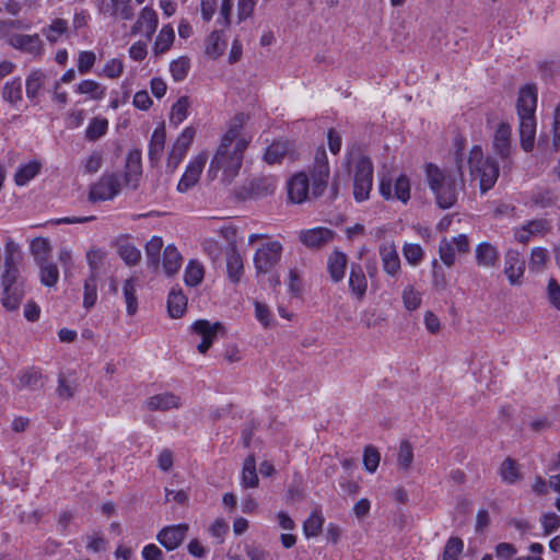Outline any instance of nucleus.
Instances as JSON below:
<instances>
[{
    "label": "nucleus",
    "instance_id": "nucleus-1",
    "mask_svg": "<svg viewBox=\"0 0 560 560\" xmlns=\"http://www.w3.org/2000/svg\"><path fill=\"white\" fill-rule=\"evenodd\" d=\"M248 116L241 113L229 122L226 131L213 154L207 172L211 179H220L231 184L238 175L244 160V152L253 140V133L247 130Z\"/></svg>",
    "mask_w": 560,
    "mask_h": 560
},
{
    "label": "nucleus",
    "instance_id": "nucleus-2",
    "mask_svg": "<svg viewBox=\"0 0 560 560\" xmlns=\"http://www.w3.org/2000/svg\"><path fill=\"white\" fill-rule=\"evenodd\" d=\"M425 180L441 209L452 208L464 186L462 170H444L429 163L425 165Z\"/></svg>",
    "mask_w": 560,
    "mask_h": 560
},
{
    "label": "nucleus",
    "instance_id": "nucleus-3",
    "mask_svg": "<svg viewBox=\"0 0 560 560\" xmlns=\"http://www.w3.org/2000/svg\"><path fill=\"white\" fill-rule=\"evenodd\" d=\"M261 241L255 249L253 264L257 275L271 272L281 261L283 245L277 240L265 234L253 233L248 236V244L253 245Z\"/></svg>",
    "mask_w": 560,
    "mask_h": 560
},
{
    "label": "nucleus",
    "instance_id": "nucleus-4",
    "mask_svg": "<svg viewBox=\"0 0 560 560\" xmlns=\"http://www.w3.org/2000/svg\"><path fill=\"white\" fill-rule=\"evenodd\" d=\"M468 165L471 182H479L481 192H486L493 187L499 177V166L492 158L483 155L480 145L471 148Z\"/></svg>",
    "mask_w": 560,
    "mask_h": 560
},
{
    "label": "nucleus",
    "instance_id": "nucleus-5",
    "mask_svg": "<svg viewBox=\"0 0 560 560\" xmlns=\"http://www.w3.org/2000/svg\"><path fill=\"white\" fill-rule=\"evenodd\" d=\"M163 240L159 236H153L145 246V254L148 267L152 268L154 272L161 269L166 276H173L175 272V245H167L163 253Z\"/></svg>",
    "mask_w": 560,
    "mask_h": 560
},
{
    "label": "nucleus",
    "instance_id": "nucleus-6",
    "mask_svg": "<svg viewBox=\"0 0 560 560\" xmlns=\"http://www.w3.org/2000/svg\"><path fill=\"white\" fill-rule=\"evenodd\" d=\"M0 280L2 306L9 312L18 310L25 295L24 281L20 271H2Z\"/></svg>",
    "mask_w": 560,
    "mask_h": 560
},
{
    "label": "nucleus",
    "instance_id": "nucleus-7",
    "mask_svg": "<svg viewBox=\"0 0 560 560\" xmlns=\"http://www.w3.org/2000/svg\"><path fill=\"white\" fill-rule=\"evenodd\" d=\"M373 186V164L370 159L362 158L355 165L353 178V196L355 201H365Z\"/></svg>",
    "mask_w": 560,
    "mask_h": 560
},
{
    "label": "nucleus",
    "instance_id": "nucleus-8",
    "mask_svg": "<svg viewBox=\"0 0 560 560\" xmlns=\"http://www.w3.org/2000/svg\"><path fill=\"white\" fill-rule=\"evenodd\" d=\"M120 179L118 174H104L90 189L89 199L106 201L113 199L120 191Z\"/></svg>",
    "mask_w": 560,
    "mask_h": 560
},
{
    "label": "nucleus",
    "instance_id": "nucleus-9",
    "mask_svg": "<svg viewBox=\"0 0 560 560\" xmlns=\"http://www.w3.org/2000/svg\"><path fill=\"white\" fill-rule=\"evenodd\" d=\"M469 252V242L465 234L452 238H443L439 246V256L446 267H452L456 260V254Z\"/></svg>",
    "mask_w": 560,
    "mask_h": 560
},
{
    "label": "nucleus",
    "instance_id": "nucleus-10",
    "mask_svg": "<svg viewBox=\"0 0 560 560\" xmlns=\"http://www.w3.org/2000/svg\"><path fill=\"white\" fill-rule=\"evenodd\" d=\"M8 44L33 58H39L44 54V43L38 34L14 33L9 37Z\"/></svg>",
    "mask_w": 560,
    "mask_h": 560
},
{
    "label": "nucleus",
    "instance_id": "nucleus-11",
    "mask_svg": "<svg viewBox=\"0 0 560 560\" xmlns=\"http://www.w3.org/2000/svg\"><path fill=\"white\" fill-rule=\"evenodd\" d=\"M380 194L387 200L397 199L407 203L410 199V182L407 176H398L394 184L390 179L382 178L380 182Z\"/></svg>",
    "mask_w": 560,
    "mask_h": 560
},
{
    "label": "nucleus",
    "instance_id": "nucleus-12",
    "mask_svg": "<svg viewBox=\"0 0 560 560\" xmlns=\"http://www.w3.org/2000/svg\"><path fill=\"white\" fill-rule=\"evenodd\" d=\"M335 238V232L325 226L301 230L299 241L308 249L316 250L325 247Z\"/></svg>",
    "mask_w": 560,
    "mask_h": 560
},
{
    "label": "nucleus",
    "instance_id": "nucleus-13",
    "mask_svg": "<svg viewBox=\"0 0 560 560\" xmlns=\"http://www.w3.org/2000/svg\"><path fill=\"white\" fill-rule=\"evenodd\" d=\"M192 331L201 338V342L197 346L200 353H206L212 346L218 334L223 330L221 323H210L207 319H198L192 324Z\"/></svg>",
    "mask_w": 560,
    "mask_h": 560
},
{
    "label": "nucleus",
    "instance_id": "nucleus-14",
    "mask_svg": "<svg viewBox=\"0 0 560 560\" xmlns=\"http://www.w3.org/2000/svg\"><path fill=\"white\" fill-rule=\"evenodd\" d=\"M207 160V153L201 152L189 162L180 180L177 183V190L187 191L198 183Z\"/></svg>",
    "mask_w": 560,
    "mask_h": 560
},
{
    "label": "nucleus",
    "instance_id": "nucleus-15",
    "mask_svg": "<svg viewBox=\"0 0 560 560\" xmlns=\"http://www.w3.org/2000/svg\"><path fill=\"white\" fill-rule=\"evenodd\" d=\"M159 19L158 13L150 7H144L136 22L130 28L131 35L142 34L147 39H151L158 27Z\"/></svg>",
    "mask_w": 560,
    "mask_h": 560
},
{
    "label": "nucleus",
    "instance_id": "nucleus-16",
    "mask_svg": "<svg viewBox=\"0 0 560 560\" xmlns=\"http://www.w3.org/2000/svg\"><path fill=\"white\" fill-rule=\"evenodd\" d=\"M378 254L384 272L389 277H397L401 265L396 244L393 241L384 242L378 247Z\"/></svg>",
    "mask_w": 560,
    "mask_h": 560
},
{
    "label": "nucleus",
    "instance_id": "nucleus-17",
    "mask_svg": "<svg viewBox=\"0 0 560 560\" xmlns=\"http://www.w3.org/2000/svg\"><path fill=\"white\" fill-rule=\"evenodd\" d=\"M550 230L549 221L536 219L514 229V237L522 244L528 243L532 238L546 235Z\"/></svg>",
    "mask_w": 560,
    "mask_h": 560
},
{
    "label": "nucleus",
    "instance_id": "nucleus-18",
    "mask_svg": "<svg viewBox=\"0 0 560 560\" xmlns=\"http://www.w3.org/2000/svg\"><path fill=\"white\" fill-rule=\"evenodd\" d=\"M329 177V166L327 162V155L324 149H318L315 155V167L313 173V194L315 196L320 195Z\"/></svg>",
    "mask_w": 560,
    "mask_h": 560
},
{
    "label": "nucleus",
    "instance_id": "nucleus-19",
    "mask_svg": "<svg viewBox=\"0 0 560 560\" xmlns=\"http://www.w3.org/2000/svg\"><path fill=\"white\" fill-rule=\"evenodd\" d=\"M511 126L506 122L498 125L493 137V150L503 162H510L512 152Z\"/></svg>",
    "mask_w": 560,
    "mask_h": 560
},
{
    "label": "nucleus",
    "instance_id": "nucleus-20",
    "mask_svg": "<svg viewBox=\"0 0 560 560\" xmlns=\"http://www.w3.org/2000/svg\"><path fill=\"white\" fill-rule=\"evenodd\" d=\"M525 271V264L521 254L515 249H510L505 254L504 273L509 282L514 285L521 282Z\"/></svg>",
    "mask_w": 560,
    "mask_h": 560
},
{
    "label": "nucleus",
    "instance_id": "nucleus-21",
    "mask_svg": "<svg viewBox=\"0 0 560 560\" xmlns=\"http://www.w3.org/2000/svg\"><path fill=\"white\" fill-rule=\"evenodd\" d=\"M537 107V90L533 85H526L520 90L516 108L518 118L535 117Z\"/></svg>",
    "mask_w": 560,
    "mask_h": 560
},
{
    "label": "nucleus",
    "instance_id": "nucleus-22",
    "mask_svg": "<svg viewBox=\"0 0 560 560\" xmlns=\"http://www.w3.org/2000/svg\"><path fill=\"white\" fill-rule=\"evenodd\" d=\"M310 191L308 178L304 173L295 174L288 182V196L291 202L302 203L307 200Z\"/></svg>",
    "mask_w": 560,
    "mask_h": 560
},
{
    "label": "nucleus",
    "instance_id": "nucleus-23",
    "mask_svg": "<svg viewBox=\"0 0 560 560\" xmlns=\"http://www.w3.org/2000/svg\"><path fill=\"white\" fill-rule=\"evenodd\" d=\"M70 33L69 21L62 18H55L49 24L42 28V34L50 44H56L67 38Z\"/></svg>",
    "mask_w": 560,
    "mask_h": 560
},
{
    "label": "nucleus",
    "instance_id": "nucleus-24",
    "mask_svg": "<svg viewBox=\"0 0 560 560\" xmlns=\"http://www.w3.org/2000/svg\"><path fill=\"white\" fill-rule=\"evenodd\" d=\"M142 174L141 151L132 150L127 155L125 183L127 186L136 188Z\"/></svg>",
    "mask_w": 560,
    "mask_h": 560
},
{
    "label": "nucleus",
    "instance_id": "nucleus-25",
    "mask_svg": "<svg viewBox=\"0 0 560 560\" xmlns=\"http://www.w3.org/2000/svg\"><path fill=\"white\" fill-rule=\"evenodd\" d=\"M21 259L22 253L20 244L13 238L7 237L4 243V261L2 271L19 272Z\"/></svg>",
    "mask_w": 560,
    "mask_h": 560
},
{
    "label": "nucleus",
    "instance_id": "nucleus-26",
    "mask_svg": "<svg viewBox=\"0 0 560 560\" xmlns=\"http://www.w3.org/2000/svg\"><path fill=\"white\" fill-rule=\"evenodd\" d=\"M520 126V142L524 151L529 152L534 148L535 135H536V118L535 117H522L518 118Z\"/></svg>",
    "mask_w": 560,
    "mask_h": 560
},
{
    "label": "nucleus",
    "instance_id": "nucleus-27",
    "mask_svg": "<svg viewBox=\"0 0 560 560\" xmlns=\"http://www.w3.org/2000/svg\"><path fill=\"white\" fill-rule=\"evenodd\" d=\"M348 257L345 253L335 249L327 259V270L334 282H340L346 273Z\"/></svg>",
    "mask_w": 560,
    "mask_h": 560
},
{
    "label": "nucleus",
    "instance_id": "nucleus-28",
    "mask_svg": "<svg viewBox=\"0 0 560 560\" xmlns=\"http://www.w3.org/2000/svg\"><path fill=\"white\" fill-rule=\"evenodd\" d=\"M100 12L126 21L133 18L131 0H109L108 4L100 7Z\"/></svg>",
    "mask_w": 560,
    "mask_h": 560
},
{
    "label": "nucleus",
    "instance_id": "nucleus-29",
    "mask_svg": "<svg viewBox=\"0 0 560 560\" xmlns=\"http://www.w3.org/2000/svg\"><path fill=\"white\" fill-rule=\"evenodd\" d=\"M292 144L288 141H275L266 150L264 160L268 164L280 163L283 159L292 155Z\"/></svg>",
    "mask_w": 560,
    "mask_h": 560
},
{
    "label": "nucleus",
    "instance_id": "nucleus-30",
    "mask_svg": "<svg viewBox=\"0 0 560 560\" xmlns=\"http://www.w3.org/2000/svg\"><path fill=\"white\" fill-rule=\"evenodd\" d=\"M475 253L478 266L483 268L494 267L500 256L497 247L487 242L477 245Z\"/></svg>",
    "mask_w": 560,
    "mask_h": 560
},
{
    "label": "nucleus",
    "instance_id": "nucleus-31",
    "mask_svg": "<svg viewBox=\"0 0 560 560\" xmlns=\"http://www.w3.org/2000/svg\"><path fill=\"white\" fill-rule=\"evenodd\" d=\"M165 139L166 133L164 126L155 128L149 143V159L152 164L161 160L164 152Z\"/></svg>",
    "mask_w": 560,
    "mask_h": 560
},
{
    "label": "nucleus",
    "instance_id": "nucleus-32",
    "mask_svg": "<svg viewBox=\"0 0 560 560\" xmlns=\"http://www.w3.org/2000/svg\"><path fill=\"white\" fill-rule=\"evenodd\" d=\"M226 271L228 277L233 283L241 281L244 273L243 257L233 248L226 255Z\"/></svg>",
    "mask_w": 560,
    "mask_h": 560
},
{
    "label": "nucleus",
    "instance_id": "nucleus-33",
    "mask_svg": "<svg viewBox=\"0 0 560 560\" xmlns=\"http://www.w3.org/2000/svg\"><path fill=\"white\" fill-rule=\"evenodd\" d=\"M349 288L351 293L358 300H362L365 296L368 281L360 266H354L351 268L349 276Z\"/></svg>",
    "mask_w": 560,
    "mask_h": 560
},
{
    "label": "nucleus",
    "instance_id": "nucleus-34",
    "mask_svg": "<svg viewBox=\"0 0 560 560\" xmlns=\"http://www.w3.org/2000/svg\"><path fill=\"white\" fill-rule=\"evenodd\" d=\"M138 279L129 278L124 281L122 293L126 302V310L129 316H133L138 311L137 288Z\"/></svg>",
    "mask_w": 560,
    "mask_h": 560
},
{
    "label": "nucleus",
    "instance_id": "nucleus-35",
    "mask_svg": "<svg viewBox=\"0 0 560 560\" xmlns=\"http://www.w3.org/2000/svg\"><path fill=\"white\" fill-rule=\"evenodd\" d=\"M205 277V267L203 265L197 260H189L185 272H184V282L188 287H197L200 284Z\"/></svg>",
    "mask_w": 560,
    "mask_h": 560
},
{
    "label": "nucleus",
    "instance_id": "nucleus-36",
    "mask_svg": "<svg viewBox=\"0 0 560 560\" xmlns=\"http://www.w3.org/2000/svg\"><path fill=\"white\" fill-rule=\"evenodd\" d=\"M39 265L40 282L45 287H55L59 279V270L55 262L48 259L37 262Z\"/></svg>",
    "mask_w": 560,
    "mask_h": 560
},
{
    "label": "nucleus",
    "instance_id": "nucleus-37",
    "mask_svg": "<svg viewBox=\"0 0 560 560\" xmlns=\"http://www.w3.org/2000/svg\"><path fill=\"white\" fill-rule=\"evenodd\" d=\"M40 163L32 161L27 164L21 165L14 175V182L18 186L26 185L33 179L40 171Z\"/></svg>",
    "mask_w": 560,
    "mask_h": 560
},
{
    "label": "nucleus",
    "instance_id": "nucleus-38",
    "mask_svg": "<svg viewBox=\"0 0 560 560\" xmlns=\"http://www.w3.org/2000/svg\"><path fill=\"white\" fill-rule=\"evenodd\" d=\"M78 93L89 95L91 100L104 98L106 89L94 80H83L77 85Z\"/></svg>",
    "mask_w": 560,
    "mask_h": 560
},
{
    "label": "nucleus",
    "instance_id": "nucleus-39",
    "mask_svg": "<svg viewBox=\"0 0 560 560\" xmlns=\"http://www.w3.org/2000/svg\"><path fill=\"white\" fill-rule=\"evenodd\" d=\"M226 46L222 33L214 31L206 40V54L211 58H218L222 55Z\"/></svg>",
    "mask_w": 560,
    "mask_h": 560
},
{
    "label": "nucleus",
    "instance_id": "nucleus-40",
    "mask_svg": "<svg viewBox=\"0 0 560 560\" xmlns=\"http://www.w3.org/2000/svg\"><path fill=\"white\" fill-rule=\"evenodd\" d=\"M174 42V30L172 24L164 25L158 34L154 43V52L164 54L167 51Z\"/></svg>",
    "mask_w": 560,
    "mask_h": 560
},
{
    "label": "nucleus",
    "instance_id": "nucleus-41",
    "mask_svg": "<svg viewBox=\"0 0 560 560\" xmlns=\"http://www.w3.org/2000/svg\"><path fill=\"white\" fill-rule=\"evenodd\" d=\"M325 518L319 511H314L305 520L303 524L304 535L310 537H316L320 534Z\"/></svg>",
    "mask_w": 560,
    "mask_h": 560
},
{
    "label": "nucleus",
    "instance_id": "nucleus-42",
    "mask_svg": "<svg viewBox=\"0 0 560 560\" xmlns=\"http://www.w3.org/2000/svg\"><path fill=\"white\" fill-rule=\"evenodd\" d=\"M242 486L255 488L258 486V476L256 472V463L253 456L245 459L242 470Z\"/></svg>",
    "mask_w": 560,
    "mask_h": 560
},
{
    "label": "nucleus",
    "instance_id": "nucleus-43",
    "mask_svg": "<svg viewBox=\"0 0 560 560\" xmlns=\"http://www.w3.org/2000/svg\"><path fill=\"white\" fill-rule=\"evenodd\" d=\"M401 250L407 264L412 267L420 265L424 259V249L419 244L405 243Z\"/></svg>",
    "mask_w": 560,
    "mask_h": 560
},
{
    "label": "nucleus",
    "instance_id": "nucleus-44",
    "mask_svg": "<svg viewBox=\"0 0 560 560\" xmlns=\"http://www.w3.org/2000/svg\"><path fill=\"white\" fill-rule=\"evenodd\" d=\"M45 81V73L40 70L32 71L25 82L26 96L28 98H35Z\"/></svg>",
    "mask_w": 560,
    "mask_h": 560
},
{
    "label": "nucleus",
    "instance_id": "nucleus-45",
    "mask_svg": "<svg viewBox=\"0 0 560 560\" xmlns=\"http://www.w3.org/2000/svg\"><path fill=\"white\" fill-rule=\"evenodd\" d=\"M97 300V275H90L84 282L83 306L93 307Z\"/></svg>",
    "mask_w": 560,
    "mask_h": 560
},
{
    "label": "nucleus",
    "instance_id": "nucleus-46",
    "mask_svg": "<svg viewBox=\"0 0 560 560\" xmlns=\"http://www.w3.org/2000/svg\"><path fill=\"white\" fill-rule=\"evenodd\" d=\"M43 386L42 374L35 370H27L19 376V387L38 389Z\"/></svg>",
    "mask_w": 560,
    "mask_h": 560
},
{
    "label": "nucleus",
    "instance_id": "nucleus-47",
    "mask_svg": "<svg viewBox=\"0 0 560 560\" xmlns=\"http://www.w3.org/2000/svg\"><path fill=\"white\" fill-rule=\"evenodd\" d=\"M145 405L150 410H167L175 406V398L172 394H159L150 397Z\"/></svg>",
    "mask_w": 560,
    "mask_h": 560
},
{
    "label": "nucleus",
    "instance_id": "nucleus-48",
    "mask_svg": "<svg viewBox=\"0 0 560 560\" xmlns=\"http://www.w3.org/2000/svg\"><path fill=\"white\" fill-rule=\"evenodd\" d=\"M108 121L106 118H93L85 130V138L90 141H95L106 133Z\"/></svg>",
    "mask_w": 560,
    "mask_h": 560
},
{
    "label": "nucleus",
    "instance_id": "nucleus-49",
    "mask_svg": "<svg viewBox=\"0 0 560 560\" xmlns=\"http://www.w3.org/2000/svg\"><path fill=\"white\" fill-rule=\"evenodd\" d=\"M30 249L37 262L46 260L50 253L49 241L45 237H35L31 241Z\"/></svg>",
    "mask_w": 560,
    "mask_h": 560
},
{
    "label": "nucleus",
    "instance_id": "nucleus-50",
    "mask_svg": "<svg viewBox=\"0 0 560 560\" xmlns=\"http://www.w3.org/2000/svg\"><path fill=\"white\" fill-rule=\"evenodd\" d=\"M255 317L264 328H271L275 326V318L269 306L262 302L255 301Z\"/></svg>",
    "mask_w": 560,
    "mask_h": 560
},
{
    "label": "nucleus",
    "instance_id": "nucleus-51",
    "mask_svg": "<svg viewBox=\"0 0 560 560\" xmlns=\"http://www.w3.org/2000/svg\"><path fill=\"white\" fill-rule=\"evenodd\" d=\"M2 96L11 104H16L22 100V82L20 79H14L4 84Z\"/></svg>",
    "mask_w": 560,
    "mask_h": 560
},
{
    "label": "nucleus",
    "instance_id": "nucleus-52",
    "mask_svg": "<svg viewBox=\"0 0 560 560\" xmlns=\"http://www.w3.org/2000/svg\"><path fill=\"white\" fill-rule=\"evenodd\" d=\"M464 550V541L459 537H451L445 544L442 560H458Z\"/></svg>",
    "mask_w": 560,
    "mask_h": 560
},
{
    "label": "nucleus",
    "instance_id": "nucleus-53",
    "mask_svg": "<svg viewBox=\"0 0 560 560\" xmlns=\"http://www.w3.org/2000/svg\"><path fill=\"white\" fill-rule=\"evenodd\" d=\"M402 303L406 310L416 311L422 302V296L412 285H407L401 294Z\"/></svg>",
    "mask_w": 560,
    "mask_h": 560
},
{
    "label": "nucleus",
    "instance_id": "nucleus-54",
    "mask_svg": "<svg viewBox=\"0 0 560 560\" xmlns=\"http://www.w3.org/2000/svg\"><path fill=\"white\" fill-rule=\"evenodd\" d=\"M500 476L503 479V481L508 483H514L520 478V471L517 464L511 459L506 458L500 467Z\"/></svg>",
    "mask_w": 560,
    "mask_h": 560
},
{
    "label": "nucleus",
    "instance_id": "nucleus-55",
    "mask_svg": "<svg viewBox=\"0 0 560 560\" xmlns=\"http://www.w3.org/2000/svg\"><path fill=\"white\" fill-rule=\"evenodd\" d=\"M549 255L546 248L537 246L530 252L529 269L540 271L546 266Z\"/></svg>",
    "mask_w": 560,
    "mask_h": 560
},
{
    "label": "nucleus",
    "instance_id": "nucleus-56",
    "mask_svg": "<svg viewBox=\"0 0 560 560\" xmlns=\"http://www.w3.org/2000/svg\"><path fill=\"white\" fill-rule=\"evenodd\" d=\"M413 462V450L409 442L404 441L399 445L397 463L400 469L408 470Z\"/></svg>",
    "mask_w": 560,
    "mask_h": 560
},
{
    "label": "nucleus",
    "instance_id": "nucleus-57",
    "mask_svg": "<svg viewBox=\"0 0 560 560\" xmlns=\"http://www.w3.org/2000/svg\"><path fill=\"white\" fill-rule=\"evenodd\" d=\"M381 460V455L374 446H366L363 453V466L366 471L373 474L376 471Z\"/></svg>",
    "mask_w": 560,
    "mask_h": 560
},
{
    "label": "nucleus",
    "instance_id": "nucleus-58",
    "mask_svg": "<svg viewBox=\"0 0 560 560\" xmlns=\"http://www.w3.org/2000/svg\"><path fill=\"white\" fill-rule=\"evenodd\" d=\"M546 296L548 303L560 311V284L555 278H550L547 282Z\"/></svg>",
    "mask_w": 560,
    "mask_h": 560
},
{
    "label": "nucleus",
    "instance_id": "nucleus-59",
    "mask_svg": "<svg viewBox=\"0 0 560 560\" xmlns=\"http://www.w3.org/2000/svg\"><path fill=\"white\" fill-rule=\"evenodd\" d=\"M106 253L97 247H92L86 253V261L90 266L91 272L90 275H97V269L105 258Z\"/></svg>",
    "mask_w": 560,
    "mask_h": 560
},
{
    "label": "nucleus",
    "instance_id": "nucleus-60",
    "mask_svg": "<svg viewBox=\"0 0 560 560\" xmlns=\"http://www.w3.org/2000/svg\"><path fill=\"white\" fill-rule=\"evenodd\" d=\"M119 256L130 266L137 265L141 259V252L133 245H122L119 248Z\"/></svg>",
    "mask_w": 560,
    "mask_h": 560
},
{
    "label": "nucleus",
    "instance_id": "nucleus-61",
    "mask_svg": "<svg viewBox=\"0 0 560 560\" xmlns=\"http://www.w3.org/2000/svg\"><path fill=\"white\" fill-rule=\"evenodd\" d=\"M96 61V55L91 50H83L79 52L78 70L81 74L88 73Z\"/></svg>",
    "mask_w": 560,
    "mask_h": 560
},
{
    "label": "nucleus",
    "instance_id": "nucleus-62",
    "mask_svg": "<svg viewBox=\"0 0 560 560\" xmlns=\"http://www.w3.org/2000/svg\"><path fill=\"white\" fill-rule=\"evenodd\" d=\"M158 541L166 549H175V526H166L158 534Z\"/></svg>",
    "mask_w": 560,
    "mask_h": 560
},
{
    "label": "nucleus",
    "instance_id": "nucleus-63",
    "mask_svg": "<svg viewBox=\"0 0 560 560\" xmlns=\"http://www.w3.org/2000/svg\"><path fill=\"white\" fill-rule=\"evenodd\" d=\"M196 132H197L196 127H194V126L186 127L180 132V135L177 137V151L180 149L185 152L192 143Z\"/></svg>",
    "mask_w": 560,
    "mask_h": 560
},
{
    "label": "nucleus",
    "instance_id": "nucleus-64",
    "mask_svg": "<svg viewBox=\"0 0 560 560\" xmlns=\"http://www.w3.org/2000/svg\"><path fill=\"white\" fill-rule=\"evenodd\" d=\"M540 522L546 534H550L560 527V516L553 512L545 513Z\"/></svg>",
    "mask_w": 560,
    "mask_h": 560
}]
</instances>
